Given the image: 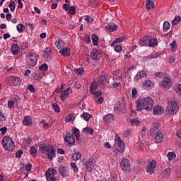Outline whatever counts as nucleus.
Masks as SVG:
<instances>
[{"instance_id":"nucleus-50","label":"nucleus","mask_w":181,"mask_h":181,"mask_svg":"<svg viewBox=\"0 0 181 181\" xmlns=\"http://www.w3.org/2000/svg\"><path fill=\"white\" fill-rule=\"evenodd\" d=\"M159 56V54H156L153 55H148L147 57H144V60H148V59H157V57Z\"/></svg>"},{"instance_id":"nucleus-56","label":"nucleus","mask_w":181,"mask_h":181,"mask_svg":"<svg viewBox=\"0 0 181 181\" xmlns=\"http://www.w3.org/2000/svg\"><path fill=\"white\" fill-rule=\"evenodd\" d=\"M63 43V41H60L59 40H57L55 42V45L57 47V49H62V44Z\"/></svg>"},{"instance_id":"nucleus-46","label":"nucleus","mask_w":181,"mask_h":181,"mask_svg":"<svg viewBox=\"0 0 181 181\" xmlns=\"http://www.w3.org/2000/svg\"><path fill=\"white\" fill-rule=\"evenodd\" d=\"M152 138L154 139L156 144H160L163 141V136H154Z\"/></svg>"},{"instance_id":"nucleus-21","label":"nucleus","mask_w":181,"mask_h":181,"mask_svg":"<svg viewBox=\"0 0 181 181\" xmlns=\"http://www.w3.org/2000/svg\"><path fill=\"white\" fill-rule=\"evenodd\" d=\"M71 88H66V90L64 91L60 95L62 101H65L66 100H67V98H69V93H71Z\"/></svg>"},{"instance_id":"nucleus-10","label":"nucleus","mask_w":181,"mask_h":181,"mask_svg":"<svg viewBox=\"0 0 181 181\" xmlns=\"http://www.w3.org/2000/svg\"><path fill=\"white\" fill-rule=\"evenodd\" d=\"M156 168V160H151L146 166V173L148 175H153L155 169Z\"/></svg>"},{"instance_id":"nucleus-32","label":"nucleus","mask_w":181,"mask_h":181,"mask_svg":"<svg viewBox=\"0 0 181 181\" xmlns=\"http://www.w3.org/2000/svg\"><path fill=\"white\" fill-rule=\"evenodd\" d=\"M171 172H172V170L170 168H166L163 170L162 173V177H169V176H170Z\"/></svg>"},{"instance_id":"nucleus-3","label":"nucleus","mask_w":181,"mask_h":181,"mask_svg":"<svg viewBox=\"0 0 181 181\" xmlns=\"http://www.w3.org/2000/svg\"><path fill=\"white\" fill-rule=\"evenodd\" d=\"M1 144L4 149L8 152H12L15 149V142L10 136H4L2 139Z\"/></svg>"},{"instance_id":"nucleus-36","label":"nucleus","mask_w":181,"mask_h":181,"mask_svg":"<svg viewBox=\"0 0 181 181\" xmlns=\"http://www.w3.org/2000/svg\"><path fill=\"white\" fill-rule=\"evenodd\" d=\"M169 29H170V23H169L168 21H164L163 25V32H168Z\"/></svg>"},{"instance_id":"nucleus-29","label":"nucleus","mask_w":181,"mask_h":181,"mask_svg":"<svg viewBox=\"0 0 181 181\" xmlns=\"http://www.w3.org/2000/svg\"><path fill=\"white\" fill-rule=\"evenodd\" d=\"M146 76H148V74H146V71H141L140 72H139L136 76L134 77V78L136 80H141V78H142V77H146Z\"/></svg>"},{"instance_id":"nucleus-64","label":"nucleus","mask_w":181,"mask_h":181,"mask_svg":"<svg viewBox=\"0 0 181 181\" xmlns=\"http://www.w3.org/2000/svg\"><path fill=\"white\" fill-rule=\"evenodd\" d=\"M85 21H87V22H88L89 23H91L93 21H94V18H93L91 16H87L86 18H85Z\"/></svg>"},{"instance_id":"nucleus-7","label":"nucleus","mask_w":181,"mask_h":181,"mask_svg":"<svg viewBox=\"0 0 181 181\" xmlns=\"http://www.w3.org/2000/svg\"><path fill=\"white\" fill-rule=\"evenodd\" d=\"M28 58L27 66L30 67H35V65L37 63V59H36V56H34L32 53H28L26 55Z\"/></svg>"},{"instance_id":"nucleus-42","label":"nucleus","mask_w":181,"mask_h":181,"mask_svg":"<svg viewBox=\"0 0 181 181\" xmlns=\"http://www.w3.org/2000/svg\"><path fill=\"white\" fill-rule=\"evenodd\" d=\"M30 153L32 156L34 158L36 157V153H37V150H36V148L35 146H31L30 148Z\"/></svg>"},{"instance_id":"nucleus-49","label":"nucleus","mask_w":181,"mask_h":181,"mask_svg":"<svg viewBox=\"0 0 181 181\" xmlns=\"http://www.w3.org/2000/svg\"><path fill=\"white\" fill-rule=\"evenodd\" d=\"M180 19H181L180 16H176L172 22L173 25H177V23H179V22H180Z\"/></svg>"},{"instance_id":"nucleus-60","label":"nucleus","mask_w":181,"mask_h":181,"mask_svg":"<svg viewBox=\"0 0 181 181\" xmlns=\"http://www.w3.org/2000/svg\"><path fill=\"white\" fill-rule=\"evenodd\" d=\"M8 108L13 109L15 107V101L11 100L8 102Z\"/></svg>"},{"instance_id":"nucleus-2","label":"nucleus","mask_w":181,"mask_h":181,"mask_svg":"<svg viewBox=\"0 0 181 181\" xmlns=\"http://www.w3.org/2000/svg\"><path fill=\"white\" fill-rule=\"evenodd\" d=\"M139 43L141 47L148 46V47H155V46H158V40L156 38H152L149 35H145L140 38Z\"/></svg>"},{"instance_id":"nucleus-53","label":"nucleus","mask_w":181,"mask_h":181,"mask_svg":"<svg viewBox=\"0 0 181 181\" xmlns=\"http://www.w3.org/2000/svg\"><path fill=\"white\" fill-rule=\"evenodd\" d=\"M53 109L54 110L55 112H60V107L57 103H52Z\"/></svg>"},{"instance_id":"nucleus-12","label":"nucleus","mask_w":181,"mask_h":181,"mask_svg":"<svg viewBox=\"0 0 181 181\" xmlns=\"http://www.w3.org/2000/svg\"><path fill=\"white\" fill-rule=\"evenodd\" d=\"M8 81L12 86H21L22 83V79L19 77L10 76Z\"/></svg>"},{"instance_id":"nucleus-48","label":"nucleus","mask_w":181,"mask_h":181,"mask_svg":"<svg viewBox=\"0 0 181 181\" xmlns=\"http://www.w3.org/2000/svg\"><path fill=\"white\" fill-rule=\"evenodd\" d=\"M72 134L74 135V136H80V130L76 127H74L72 129Z\"/></svg>"},{"instance_id":"nucleus-47","label":"nucleus","mask_w":181,"mask_h":181,"mask_svg":"<svg viewBox=\"0 0 181 181\" xmlns=\"http://www.w3.org/2000/svg\"><path fill=\"white\" fill-rule=\"evenodd\" d=\"M8 8H10V11L11 12H14L15 11V1L11 0L10 4L8 5Z\"/></svg>"},{"instance_id":"nucleus-55","label":"nucleus","mask_w":181,"mask_h":181,"mask_svg":"<svg viewBox=\"0 0 181 181\" xmlns=\"http://www.w3.org/2000/svg\"><path fill=\"white\" fill-rule=\"evenodd\" d=\"M22 155H23V151L22 150H18L16 153V158H17L18 159H19L21 158V156H22Z\"/></svg>"},{"instance_id":"nucleus-58","label":"nucleus","mask_w":181,"mask_h":181,"mask_svg":"<svg viewBox=\"0 0 181 181\" xmlns=\"http://www.w3.org/2000/svg\"><path fill=\"white\" fill-rule=\"evenodd\" d=\"M92 94L95 95V97L96 98H98V97H100V95H101V94H103V92H101V90H95V92L92 93Z\"/></svg>"},{"instance_id":"nucleus-44","label":"nucleus","mask_w":181,"mask_h":181,"mask_svg":"<svg viewBox=\"0 0 181 181\" xmlns=\"http://www.w3.org/2000/svg\"><path fill=\"white\" fill-rule=\"evenodd\" d=\"M17 30L19 33L25 32V25H23V24H18L17 25Z\"/></svg>"},{"instance_id":"nucleus-27","label":"nucleus","mask_w":181,"mask_h":181,"mask_svg":"<svg viewBox=\"0 0 181 181\" xmlns=\"http://www.w3.org/2000/svg\"><path fill=\"white\" fill-rule=\"evenodd\" d=\"M11 53L13 55L18 54V53H19L20 49H19V46L17 45V44H13L11 45Z\"/></svg>"},{"instance_id":"nucleus-52","label":"nucleus","mask_w":181,"mask_h":181,"mask_svg":"<svg viewBox=\"0 0 181 181\" xmlns=\"http://www.w3.org/2000/svg\"><path fill=\"white\" fill-rule=\"evenodd\" d=\"M27 90H28L31 93H35L36 91V89H35V87L32 84L27 86Z\"/></svg>"},{"instance_id":"nucleus-40","label":"nucleus","mask_w":181,"mask_h":181,"mask_svg":"<svg viewBox=\"0 0 181 181\" xmlns=\"http://www.w3.org/2000/svg\"><path fill=\"white\" fill-rule=\"evenodd\" d=\"M70 121H74V115L71 114H68V115L65 117L66 122H70Z\"/></svg>"},{"instance_id":"nucleus-20","label":"nucleus","mask_w":181,"mask_h":181,"mask_svg":"<svg viewBox=\"0 0 181 181\" xmlns=\"http://www.w3.org/2000/svg\"><path fill=\"white\" fill-rule=\"evenodd\" d=\"M51 146V145L46 144H40L39 146L40 152H41L42 153H46L47 152H49V148Z\"/></svg>"},{"instance_id":"nucleus-15","label":"nucleus","mask_w":181,"mask_h":181,"mask_svg":"<svg viewBox=\"0 0 181 181\" xmlns=\"http://www.w3.org/2000/svg\"><path fill=\"white\" fill-rule=\"evenodd\" d=\"M161 86L165 90H169L172 87V81L169 78H165L161 82Z\"/></svg>"},{"instance_id":"nucleus-17","label":"nucleus","mask_w":181,"mask_h":181,"mask_svg":"<svg viewBox=\"0 0 181 181\" xmlns=\"http://www.w3.org/2000/svg\"><path fill=\"white\" fill-rule=\"evenodd\" d=\"M153 112L155 115H162L165 112V108L159 105L155 106Z\"/></svg>"},{"instance_id":"nucleus-39","label":"nucleus","mask_w":181,"mask_h":181,"mask_svg":"<svg viewBox=\"0 0 181 181\" xmlns=\"http://www.w3.org/2000/svg\"><path fill=\"white\" fill-rule=\"evenodd\" d=\"M82 131L85 134H90V135H93V134L94 132V130H93V129H91V127L83 128Z\"/></svg>"},{"instance_id":"nucleus-22","label":"nucleus","mask_w":181,"mask_h":181,"mask_svg":"<svg viewBox=\"0 0 181 181\" xmlns=\"http://www.w3.org/2000/svg\"><path fill=\"white\" fill-rule=\"evenodd\" d=\"M105 29L109 32H115L118 29V25L114 23H110L105 26Z\"/></svg>"},{"instance_id":"nucleus-25","label":"nucleus","mask_w":181,"mask_h":181,"mask_svg":"<svg viewBox=\"0 0 181 181\" xmlns=\"http://www.w3.org/2000/svg\"><path fill=\"white\" fill-rule=\"evenodd\" d=\"M115 146H119L120 148H125V144L124 141L119 138V136L116 138L115 143L114 144Z\"/></svg>"},{"instance_id":"nucleus-41","label":"nucleus","mask_w":181,"mask_h":181,"mask_svg":"<svg viewBox=\"0 0 181 181\" xmlns=\"http://www.w3.org/2000/svg\"><path fill=\"white\" fill-rule=\"evenodd\" d=\"M151 86H153V82L151 80H146L143 83V87H151Z\"/></svg>"},{"instance_id":"nucleus-35","label":"nucleus","mask_w":181,"mask_h":181,"mask_svg":"<svg viewBox=\"0 0 181 181\" xmlns=\"http://www.w3.org/2000/svg\"><path fill=\"white\" fill-rule=\"evenodd\" d=\"M92 42L93 46H98V36H97V35H92Z\"/></svg>"},{"instance_id":"nucleus-38","label":"nucleus","mask_w":181,"mask_h":181,"mask_svg":"<svg viewBox=\"0 0 181 181\" xmlns=\"http://www.w3.org/2000/svg\"><path fill=\"white\" fill-rule=\"evenodd\" d=\"M71 159H73V160H78V159H81V153L80 152L75 153L71 156Z\"/></svg>"},{"instance_id":"nucleus-4","label":"nucleus","mask_w":181,"mask_h":181,"mask_svg":"<svg viewBox=\"0 0 181 181\" xmlns=\"http://www.w3.org/2000/svg\"><path fill=\"white\" fill-rule=\"evenodd\" d=\"M114 110L116 112H127V103H125L124 98H122L119 102L115 103Z\"/></svg>"},{"instance_id":"nucleus-51","label":"nucleus","mask_w":181,"mask_h":181,"mask_svg":"<svg viewBox=\"0 0 181 181\" xmlns=\"http://www.w3.org/2000/svg\"><path fill=\"white\" fill-rule=\"evenodd\" d=\"M75 73L77 74H84V68H78L74 70Z\"/></svg>"},{"instance_id":"nucleus-14","label":"nucleus","mask_w":181,"mask_h":181,"mask_svg":"<svg viewBox=\"0 0 181 181\" xmlns=\"http://www.w3.org/2000/svg\"><path fill=\"white\" fill-rule=\"evenodd\" d=\"M59 173H60L62 177H67V176H69V169L66 166L59 165Z\"/></svg>"},{"instance_id":"nucleus-37","label":"nucleus","mask_w":181,"mask_h":181,"mask_svg":"<svg viewBox=\"0 0 181 181\" xmlns=\"http://www.w3.org/2000/svg\"><path fill=\"white\" fill-rule=\"evenodd\" d=\"M23 124H24L25 126L32 125V119L30 117H25L23 121Z\"/></svg>"},{"instance_id":"nucleus-59","label":"nucleus","mask_w":181,"mask_h":181,"mask_svg":"<svg viewBox=\"0 0 181 181\" xmlns=\"http://www.w3.org/2000/svg\"><path fill=\"white\" fill-rule=\"evenodd\" d=\"M130 122L132 124V125H139V121H138L137 119H132L130 120Z\"/></svg>"},{"instance_id":"nucleus-30","label":"nucleus","mask_w":181,"mask_h":181,"mask_svg":"<svg viewBox=\"0 0 181 181\" xmlns=\"http://www.w3.org/2000/svg\"><path fill=\"white\" fill-rule=\"evenodd\" d=\"M146 8L148 11L153 9L155 8V3L151 0H147L146 3Z\"/></svg>"},{"instance_id":"nucleus-57","label":"nucleus","mask_w":181,"mask_h":181,"mask_svg":"<svg viewBox=\"0 0 181 181\" xmlns=\"http://www.w3.org/2000/svg\"><path fill=\"white\" fill-rule=\"evenodd\" d=\"M71 167L72 168L74 172H78V168H77V165L74 163H71Z\"/></svg>"},{"instance_id":"nucleus-31","label":"nucleus","mask_w":181,"mask_h":181,"mask_svg":"<svg viewBox=\"0 0 181 181\" xmlns=\"http://www.w3.org/2000/svg\"><path fill=\"white\" fill-rule=\"evenodd\" d=\"M98 88V85L97 82H93L90 86V91L91 93V94L93 93H94L95 91H97Z\"/></svg>"},{"instance_id":"nucleus-1","label":"nucleus","mask_w":181,"mask_h":181,"mask_svg":"<svg viewBox=\"0 0 181 181\" xmlns=\"http://www.w3.org/2000/svg\"><path fill=\"white\" fill-rule=\"evenodd\" d=\"M136 111H151L153 108V100L149 97L139 98L136 100Z\"/></svg>"},{"instance_id":"nucleus-54","label":"nucleus","mask_w":181,"mask_h":181,"mask_svg":"<svg viewBox=\"0 0 181 181\" xmlns=\"http://www.w3.org/2000/svg\"><path fill=\"white\" fill-rule=\"evenodd\" d=\"M69 12L70 15H76V8L74 6H71Z\"/></svg>"},{"instance_id":"nucleus-45","label":"nucleus","mask_w":181,"mask_h":181,"mask_svg":"<svg viewBox=\"0 0 181 181\" xmlns=\"http://www.w3.org/2000/svg\"><path fill=\"white\" fill-rule=\"evenodd\" d=\"M48 69L49 66H47V64H43L39 67V70H40V71H47Z\"/></svg>"},{"instance_id":"nucleus-33","label":"nucleus","mask_w":181,"mask_h":181,"mask_svg":"<svg viewBox=\"0 0 181 181\" xmlns=\"http://www.w3.org/2000/svg\"><path fill=\"white\" fill-rule=\"evenodd\" d=\"M167 157L168 160H174V159H176V153L173 151L168 152L167 154Z\"/></svg>"},{"instance_id":"nucleus-6","label":"nucleus","mask_w":181,"mask_h":181,"mask_svg":"<svg viewBox=\"0 0 181 181\" xmlns=\"http://www.w3.org/2000/svg\"><path fill=\"white\" fill-rule=\"evenodd\" d=\"M165 111L168 114H170V115L177 114V112L179 111V105L175 102H168Z\"/></svg>"},{"instance_id":"nucleus-9","label":"nucleus","mask_w":181,"mask_h":181,"mask_svg":"<svg viewBox=\"0 0 181 181\" xmlns=\"http://www.w3.org/2000/svg\"><path fill=\"white\" fill-rule=\"evenodd\" d=\"M120 166L126 173H129V170H131V162L128 158H123L121 161Z\"/></svg>"},{"instance_id":"nucleus-11","label":"nucleus","mask_w":181,"mask_h":181,"mask_svg":"<svg viewBox=\"0 0 181 181\" xmlns=\"http://www.w3.org/2000/svg\"><path fill=\"white\" fill-rule=\"evenodd\" d=\"M86 166L88 172H93V169L95 168V160H94V158H90L86 163Z\"/></svg>"},{"instance_id":"nucleus-16","label":"nucleus","mask_w":181,"mask_h":181,"mask_svg":"<svg viewBox=\"0 0 181 181\" xmlns=\"http://www.w3.org/2000/svg\"><path fill=\"white\" fill-rule=\"evenodd\" d=\"M101 52H100V50L98 49H93L90 52V57L92 59V60H98V59L100 57Z\"/></svg>"},{"instance_id":"nucleus-34","label":"nucleus","mask_w":181,"mask_h":181,"mask_svg":"<svg viewBox=\"0 0 181 181\" xmlns=\"http://www.w3.org/2000/svg\"><path fill=\"white\" fill-rule=\"evenodd\" d=\"M81 118L85 119V121H90V119L93 117V116L88 112H84L81 115Z\"/></svg>"},{"instance_id":"nucleus-28","label":"nucleus","mask_w":181,"mask_h":181,"mask_svg":"<svg viewBox=\"0 0 181 181\" xmlns=\"http://www.w3.org/2000/svg\"><path fill=\"white\" fill-rule=\"evenodd\" d=\"M96 83L98 86H100V87H104V85L105 84V83H107V78H105V76H100Z\"/></svg>"},{"instance_id":"nucleus-13","label":"nucleus","mask_w":181,"mask_h":181,"mask_svg":"<svg viewBox=\"0 0 181 181\" xmlns=\"http://www.w3.org/2000/svg\"><path fill=\"white\" fill-rule=\"evenodd\" d=\"M45 155H47L49 160H53V158L56 156V149L51 146L49 150L45 153Z\"/></svg>"},{"instance_id":"nucleus-19","label":"nucleus","mask_w":181,"mask_h":181,"mask_svg":"<svg viewBox=\"0 0 181 181\" xmlns=\"http://www.w3.org/2000/svg\"><path fill=\"white\" fill-rule=\"evenodd\" d=\"M64 142L66 146H71L73 144H76V139L74 136H65Z\"/></svg>"},{"instance_id":"nucleus-61","label":"nucleus","mask_w":181,"mask_h":181,"mask_svg":"<svg viewBox=\"0 0 181 181\" xmlns=\"http://www.w3.org/2000/svg\"><path fill=\"white\" fill-rule=\"evenodd\" d=\"M5 121H6V117H5V115L0 111V122H5Z\"/></svg>"},{"instance_id":"nucleus-23","label":"nucleus","mask_w":181,"mask_h":181,"mask_svg":"<svg viewBox=\"0 0 181 181\" xmlns=\"http://www.w3.org/2000/svg\"><path fill=\"white\" fill-rule=\"evenodd\" d=\"M103 121L105 124H110L114 121V115L112 114H107L103 117Z\"/></svg>"},{"instance_id":"nucleus-24","label":"nucleus","mask_w":181,"mask_h":181,"mask_svg":"<svg viewBox=\"0 0 181 181\" xmlns=\"http://www.w3.org/2000/svg\"><path fill=\"white\" fill-rule=\"evenodd\" d=\"M113 152L115 153H124V151H125V148L124 147H119L118 146H113L112 148Z\"/></svg>"},{"instance_id":"nucleus-63","label":"nucleus","mask_w":181,"mask_h":181,"mask_svg":"<svg viewBox=\"0 0 181 181\" xmlns=\"http://www.w3.org/2000/svg\"><path fill=\"white\" fill-rule=\"evenodd\" d=\"M124 37L116 38L113 43H121V42H124Z\"/></svg>"},{"instance_id":"nucleus-18","label":"nucleus","mask_w":181,"mask_h":181,"mask_svg":"<svg viewBox=\"0 0 181 181\" xmlns=\"http://www.w3.org/2000/svg\"><path fill=\"white\" fill-rule=\"evenodd\" d=\"M44 53L45 62H50V60H52V52L50 51V48H45V49L44 50Z\"/></svg>"},{"instance_id":"nucleus-26","label":"nucleus","mask_w":181,"mask_h":181,"mask_svg":"<svg viewBox=\"0 0 181 181\" xmlns=\"http://www.w3.org/2000/svg\"><path fill=\"white\" fill-rule=\"evenodd\" d=\"M60 54L64 56V57H69L70 56V49L69 48H64L59 50Z\"/></svg>"},{"instance_id":"nucleus-62","label":"nucleus","mask_w":181,"mask_h":181,"mask_svg":"<svg viewBox=\"0 0 181 181\" xmlns=\"http://www.w3.org/2000/svg\"><path fill=\"white\" fill-rule=\"evenodd\" d=\"M114 50L116 51L117 53H119V52H121V50H122V47H121V45H117L115 47Z\"/></svg>"},{"instance_id":"nucleus-8","label":"nucleus","mask_w":181,"mask_h":181,"mask_svg":"<svg viewBox=\"0 0 181 181\" xmlns=\"http://www.w3.org/2000/svg\"><path fill=\"white\" fill-rule=\"evenodd\" d=\"M151 136H163L162 131L159 129V124L155 123L153 127L150 129Z\"/></svg>"},{"instance_id":"nucleus-43","label":"nucleus","mask_w":181,"mask_h":181,"mask_svg":"<svg viewBox=\"0 0 181 181\" xmlns=\"http://www.w3.org/2000/svg\"><path fill=\"white\" fill-rule=\"evenodd\" d=\"M174 90L179 95H181V84H177L174 86Z\"/></svg>"},{"instance_id":"nucleus-5","label":"nucleus","mask_w":181,"mask_h":181,"mask_svg":"<svg viewBox=\"0 0 181 181\" xmlns=\"http://www.w3.org/2000/svg\"><path fill=\"white\" fill-rule=\"evenodd\" d=\"M56 175H57V170H54V168H49L45 172L47 181H60L59 177H56Z\"/></svg>"}]
</instances>
